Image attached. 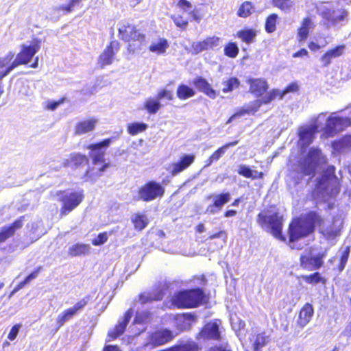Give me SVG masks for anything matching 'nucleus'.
Instances as JSON below:
<instances>
[{
    "mask_svg": "<svg viewBox=\"0 0 351 351\" xmlns=\"http://www.w3.org/2000/svg\"><path fill=\"white\" fill-rule=\"evenodd\" d=\"M209 298L202 288H193L176 292L171 298V304L178 309H189L206 304Z\"/></svg>",
    "mask_w": 351,
    "mask_h": 351,
    "instance_id": "f257e3e1",
    "label": "nucleus"
},
{
    "mask_svg": "<svg viewBox=\"0 0 351 351\" xmlns=\"http://www.w3.org/2000/svg\"><path fill=\"white\" fill-rule=\"evenodd\" d=\"M321 217L315 213H310L292 220L289 227V241L301 239L312 233L315 223H320Z\"/></svg>",
    "mask_w": 351,
    "mask_h": 351,
    "instance_id": "f03ea898",
    "label": "nucleus"
},
{
    "mask_svg": "<svg viewBox=\"0 0 351 351\" xmlns=\"http://www.w3.org/2000/svg\"><path fill=\"white\" fill-rule=\"evenodd\" d=\"M41 41L34 39L29 45H22L21 51L16 55L12 64L4 71L0 72V80L5 77L10 71L21 64H28L33 56L40 49Z\"/></svg>",
    "mask_w": 351,
    "mask_h": 351,
    "instance_id": "7ed1b4c3",
    "label": "nucleus"
},
{
    "mask_svg": "<svg viewBox=\"0 0 351 351\" xmlns=\"http://www.w3.org/2000/svg\"><path fill=\"white\" fill-rule=\"evenodd\" d=\"M257 222L263 228H266L276 239L285 240L281 234L283 218L279 213L263 211L258 215Z\"/></svg>",
    "mask_w": 351,
    "mask_h": 351,
    "instance_id": "20e7f679",
    "label": "nucleus"
},
{
    "mask_svg": "<svg viewBox=\"0 0 351 351\" xmlns=\"http://www.w3.org/2000/svg\"><path fill=\"white\" fill-rule=\"evenodd\" d=\"M317 190L322 194L323 198L328 199L337 195L340 191L339 182L335 175V168L330 167L318 182Z\"/></svg>",
    "mask_w": 351,
    "mask_h": 351,
    "instance_id": "39448f33",
    "label": "nucleus"
},
{
    "mask_svg": "<svg viewBox=\"0 0 351 351\" xmlns=\"http://www.w3.org/2000/svg\"><path fill=\"white\" fill-rule=\"evenodd\" d=\"M278 96L280 97V90H273L266 94L262 99L256 100L243 106L237 112L233 114L227 121V123H231L235 118L241 117L245 114H254L258 110L262 104H267L275 99Z\"/></svg>",
    "mask_w": 351,
    "mask_h": 351,
    "instance_id": "423d86ee",
    "label": "nucleus"
},
{
    "mask_svg": "<svg viewBox=\"0 0 351 351\" xmlns=\"http://www.w3.org/2000/svg\"><path fill=\"white\" fill-rule=\"evenodd\" d=\"M326 162V158L319 149L311 148L308 156L300 164V169L304 175L313 176L315 170Z\"/></svg>",
    "mask_w": 351,
    "mask_h": 351,
    "instance_id": "0eeeda50",
    "label": "nucleus"
},
{
    "mask_svg": "<svg viewBox=\"0 0 351 351\" xmlns=\"http://www.w3.org/2000/svg\"><path fill=\"white\" fill-rule=\"evenodd\" d=\"M174 337L173 332L170 329L156 328L148 333L147 345L153 348L158 347L170 342Z\"/></svg>",
    "mask_w": 351,
    "mask_h": 351,
    "instance_id": "6e6552de",
    "label": "nucleus"
},
{
    "mask_svg": "<svg viewBox=\"0 0 351 351\" xmlns=\"http://www.w3.org/2000/svg\"><path fill=\"white\" fill-rule=\"evenodd\" d=\"M165 189L160 184L150 181L141 186L138 192V199L144 202H150L162 197Z\"/></svg>",
    "mask_w": 351,
    "mask_h": 351,
    "instance_id": "1a4fd4ad",
    "label": "nucleus"
},
{
    "mask_svg": "<svg viewBox=\"0 0 351 351\" xmlns=\"http://www.w3.org/2000/svg\"><path fill=\"white\" fill-rule=\"evenodd\" d=\"M83 191L64 192L61 193L59 199L62 202L60 212L62 215H66L75 208L83 200Z\"/></svg>",
    "mask_w": 351,
    "mask_h": 351,
    "instance_id": "9d476101",
    "label": "nucleus"
},
{
    "mask_svg": "<svg viewBox=\"0 0 351 351\" xmlns=\"http://www.w3.org/2000/svg\"><path fill=\"white\" fill-rule=\"evenodd\" d=\"M326 255V250L318 253L315 256L302 254L300 257V266L306 271L317 270L323 267Z\"/></svg>",
    "mask_w": 351,
    "mask_h": 351,
    "instance_id": "9b49d317",
    "label": "nucleus"
},
{
    "mask_svg": "<svg viewBox=\"0 0 351 351\" xmlns=\"http://www.w3.org/2000/svg\"><path fill=\"white\" fill-rule=\"evenodd\" d=\"M319 14L327 21L328 25H337L343 21L347 16L344 10H332L327 5H321L318 8Z\"/></svg>",
    "mask_w": 351,
    "mask_h": 351,
    "instance_id": "f8f14e48",
    "label": "nucleus"
},
{
    "mask_svg": "<svg viewBox=\"0 0 351 351\" xmlns=\"http://www.w3.org/2000/svg\"><path fill=\"white\" fill-rule=\"evenodd\" d=\"M119 36L125 42L131 40L143 43L145 40V36L138 32L136 27L128 22H123L119 24Z\"/></svg>",
    "mask_w": 351,
    "mask_h": 351,
    "instance_id": "ddd939ff",
    "label": "nucleus"
},
{
    "mask_svg": "<svg viewBox=\"0 0 351 351\" xmlns=\"http://www.w3.org/2000/svg\"><path fill=\"white\" fill-rule=\"evenodd\" d=\"M248 340L252 351H263L270 343L271 337L264 330H256L251 332Z\"/></svg>",
    "mask_w": 351,
    "mask_h": 351,
    "instance_id": "4468645a",
    "label": "nucleus"
},
{
    "mask_svg": "<svg viewBox=\"0 0 351 351\" xmlns=\"http://www.w3.org/2000/svg\"><path fill=\"white\" fill-rule=\"evenodd\" d=\"M197 339L202 340L220 341L221 337L217 320L206 323L197 333Z\"/></svg>",
    "mask_w": 351,
    "mask_h": 351,
    "instance_id": "2eb2a0df",
    "label": "nucleus"
},
{
    "mask_svg": "<svg viewBox=\"0 0 351 351\" xmlns=\"http://www.w3.org/2000/svg\"><path fill=\"white\" fill-rule=\"evenodd\" d=\"M113 140V138H109L100 143L90 144L88 146V149L90 150V157L92 158L93 165H97L104 162L105 152L101 149L108 147Z\"/></svg>",
    "mask_w": 351,
    "mask_h": 351,
    "instance_id": "dca6fc26",
    "label": "nucleus"
},
{
    "mask_svg": "<svg viewBox=\"0 0 351 351\" xmlns=\"http://www.w3.org/2000/svg\"><path fill=\"white\" fill-rule=\"evenodd\" d=\"M335 114V113H332V114L327 119L326 123V130L331 135L342 131L347 127L351 125L350 119L333 116Z\"/></svg>",
    "mask_w": 351,
    "mask_h": 351,
    "instance_id": "f3484780",
    "label": "nucleus"
},
{
    "mask_svg": "<svg viewBox=\"0 0 351 351\" xmlns=\"http://www.w3.org/2000/svg\"><path fill=\"white\" fill-rule=\"evenodd\" d=\"M119 50V43L117 40L112 41L99 56L98 64H99L101 68H104L106 65L111 64L113 62L115 54Z\"/></svg>",
    "mask_w": 351,
    "mask_h": 351,
    "instance_id": "a211bd4d",
    "label": "nucleus"
},
{
    "mask_svg": "<svg viewBox=\"0 0 351 351\" xmlns=\"http://www.w3.org/2000/svg\"><path fill=\"white\" fill-rule=\"evenodd\" d=\"M314 313L313 305L308 302L304 304L299 311L298 318L296 322V325L303 328L311 320Z\"/></svg>",
    "mask_w": 351,
    "mask_h": 351,
    "instance_id": "6ab92c4d",
    "label": "nucleus"
},
{
    "mask_svg": "<svg viewBox=\"0 0 351 351\" xmlns=\"http://www.w3.org/2000/svg\"><path fill=\"white\" fill-rule=\"evenodd\" d=\"M319 127V125L315 121L311 126L300 128L299 136L302 146H308L313 142V135Z\"/></svg>",
    "mask_w": 351,
    "mask_h": 351,
    "instance_id": "aec40b11",
    "label": "nucleus"
},
{
    "mask_svg": "<svg viewBox=\"0 0 351 351\" xmlns=\"http://www.w3.org/2000/svg\"><path fill=\"white\" fill-rule=\"evenodd\" d=\"M213 199V204L208 206L206 212L210 214H215L220 210L222 206L230 200V194L225 193L218 195H213L209 197Z\"/></svg>",
    "mask_w": 351,
    "mask_h": 351,
    "instance_id": "412c9836",
    "label": "nucleus"
},
{
    "mask_svg": "<svg viewBox=\"0 0 351 351\" xmlns=\"http://www.w3.org/2000/svg\"><path fill=\"white\" fill-rule=\"evenodd\" d=\"M346 46L341 45L335 48L327 51L320 58L324 66H328L332 62V59L341 56L345 51Z\"/></svg>",
    "mask_w": 351,
    "mask_h": 351,
    "instance_id": "4be33fe9",
    "label": "nucleus"
},
{
    "mask_svg": "<svg viewBox=\"0 0 351 351\" xmlns=\"http://www.w3.org/2000/svg\"><path fill=\"white\" fill-rule=\"evenodd\" d=\"M219 40L217 37L207 38L202 42L194 43L192 45V47L196 53H199L203 51L217 47L219 45Z\"/></svg>",
    "mask_w": 351,
    "mask_h": 351,
    "instance_id": "5701e85b",
    "label": "nucleus"
},
{
    "mask_svg": "<svg viewBox=\"0 0 351 351\" xmlns=\"http://www.w3.org/2000/svg\"><path fill=\"white\" fill-rule=\"evenodd\" d=\"M193 84L201 92L208 96L211 99L217 97L216 90H215L210 84L204 78L199 77L194 80Z\"/></svg>",
    "mask_w": 351,
    "mask_h": 351,
    "instance_id": "b1692460",
    "label": "nucleus"
},
{
    "mask_svg": "<svg viewBox=\"0 0 351 351\" xmlns=\"http://www.w3.org/2000/svg\"><path fill=\"white\" fill-rule=\"evenodd\" d=\"M195 159L193 155H185L179 162L173 163L170 166V171L173 175H176L183 170L186 169L191 165Z\"/></svg>",
    "mask_w": 351,
    "mask_h": 351,
    "instance_id": "393cba45",
    "label": "nucleus"
},
{
    "mask_svg": "<svg viewBox=\"0 0 351 351\" xmlns=\"http://www.w3.org/2000/svg\"><path fill=\"white\" fill-rule=\"evenodd\" d=\"M248 83L250 84V92L257 97L262 95L268 88L267 83L265 80L250 79Z\"/></svg>",
    "mask_w": 351,
    "mask_h": 351,
    "instance_id": "a878e982",
    "label": "nucleus"
},
{
    "mask_svg": "<svg viewBox=\"0 0 351 351\" xmlns=\"http://www.w3.org/2000/svg\"><path fill=\"white\" fill-rule=\"evenodd\" d=\"M169 47V42L167 39L158 38L152 41L149 47V50L152 53L160 55L165 53Z\"/></svg>",
    "mask_w": 351,
    "mask_h": 351,
    "instance_id": "bb28decb",
    "label": "nucleus"
},
{
    "mask_svg": "<svg viewBox=\"0 0 351 351\" xmlns=\"http://www.w3.org/2000/svg\"><path fill=\"white\" fill-rule=\"evenodd\" d=\"M97 123V120L95 119L82 121L76 125L75 134L76 135H82L91 132L95 129Z\"/></svg>",
    "mask_w": 351,
    "mask_h": 351,
    "instance_id": "cd10ccee",
    "label": "nucleus"
},
{
    "mask_svg": "<svg viewBox=\"0 0 351 351\" xmlns=\"http://www.w3.org/2000/svg\"><path fill=\"white\" fill-rule=\"evenodd\" d=\"M23 218L24 217H21L16 220L12 226L4 228L0 233V241L8 239L14 234L16 230L21 228L23 226Z\"/></svg>",
    "mask_w": 351,
    "mask_h": 351,
    "instance_id": "c85d7f7f",
    "label": "nucleus"
},
{
    "mask_svg": "<svg viewBox=\"0 0 351 351\" xmlns=\"http://www.w3.org/2000/svg\"><path fill=\"white\" fill-rule=\"evenodd\" d=\"M110 167V163H105L102 165L101 167L96 169L95 167L92 169H88L86 172V181H96L101 175L102 173L104 172L107 168Z\"/></svg>",
    "mask_w": 351,
    "mask_h": 351,
    "instance_id": "c756f323",
    "label": "nucleus"
},
{
    "mask_svg": "<svg viewBox=\"0 0 351 351\" xmlns=\"http://www.w3.org/2000/svg\"><path fill=\"white\" fill-rule=\"evenodd\" d=\"M162 105L157 97H148L144 103V108L151 114H156L161 108Z\"/></svg>",
    "mask_w": 351,
    "mask_h": 351,
    "instance_id": "7c9ffc66",
    "label": "nucleus"
},
{
    "mask_svg": "<svg viewBox=\"0 0 351 351\" xmlns=\"http://www.w3.org/2000/svg\"><path fill=\"white\" fill-rule=\"evenodd\" d=\"M302 278L306 283L310 285H316L318 283L325 285L327 281L326 278L322 276L318 271H315L309 275H304Z\"/></svg>",
    "mask_w": 351,
    "mask_h": 351,
    "instance_id": "2f4dec72",
    "label": "nucleus"
},
{
    "mask_svg": "<svg viewBox=\"0 0 351 351\" xmlns=\"http://www.w3.org/2000/svg\"><path fill=\"white\" fill-rule=\"evenodd\" d=\"M75 315H76V314L73 311V309H71V307L64 310L57 317V319H56L57 328H60V327H62L65 324V322L73 319Z\"/></svg>",
    "mask_w": 351,
    "mask_h": 351,
    "instance_id": "473e14b6",
    "label": "nucleus"
},
{
    "mask_svg": "<svg viewBox=\"0 0 351 351\" xmlns=\"http://www.w3.org/2000/svg\"><path fill=\"white\" fill-rule=\"evenodd\" d=\"M238 173L247 178L256 179L263 177V173L252 171L249 167L241 165L239 166Z\"/></svg>",
    "mask_w": 351,
    "mask_h": 351,
    "instance_id": "72a5a7b5",
    "label": "nucleus"
},
{
    "mask_svg": "<svg viewBox=\"0 0 351 351\" xmlns=\"http://www.w3.org/2000/svg\"><path fill=\"white\" fill-rule=\"evenodd\" d=\"M238 144V141H235L233 142H230L226 143L223 145L221 147L219 148L217 151H215L209 158V162L208 165H210L214 161H217L226 152V149L230 147L235 146Z\"/></svg>",
    "mask_w": 351,
    "mask_h": 351,
    "instance_id": "f704fd0d",
    "label": "nucleus"
},
{
    "mask_svg": "<svg viewBox=\"0 0 351 351\" xmlns=\"http://www.w3.org/2000/svg\"><path fill=\"white\" fill-rule=\"evenodd\" d=\"M41 269L42 267H38L34 271L29 274L23 281L19 282L12 291V294L19 291L20 289L23 288L26 285L29 284L32 280L36 278Z\"/></svg>",
    "mask_w": 351,
    "mask_h": 351,
    "instance_id": "c9c22d12",
    "label": "nucleus"
},
{
    "mask_svg": "<svg viewBox=\"0 0 351 351\" xmlns=\"http://www.w3.org/2000/svg\"><path fill=\"white\" fill-rule=\"evenodd\" d=\"M132 221L136 229L142 230L149 223L147 217L144 214L137 213L132 216Z\"/></svg>",
    "mask_w": 351,
    "mask_h": 351,
    "instance_id": "e433bc0d",
    "label": "nucleus"
},
{
    "mask_svg": "<svg viewBox=\"0 0 351 351\" xmlns=\"http://www.w3.org/2000/svg\"><path fill=\"white\" fill-rule=\"evenodd\" d=\"M237 36L243 42L250 44L254 42L256 32L252 29H243L237 32Z\"/></svg>",
    "mask_w": 351,
    "mask_h": 351,
    "instance_id": "4c0bfd02",
    "label": "nucleus"
},
{
    "mask_svg": "<svg viewBox=\"0 0 351 351\" xmlns=\"http://www.w3.org/2000/svg\"><path fill=\"white\" fill-rule=\"evenodd\" d=\"M89 248L88 244L77 243L69 249V254L71 256L84 255L88 252Z\"/></svg>",
    "mask_w": 351,
    "mask_h": 351,
    "instance_id": "58836bf2",
    "label": "nucleus"
},
{
    "mask_svg": "<svg viewBox=\"0 0 351 351\" xmlns=\"http://www.w3.org/2000/svg\"><path fill=\"white\" fill-rule=\"evenodd\" d=\"M152 319V313L149 311L136 312L133 323L134 324H144L150 322Z\"/></svg>",
    "mask_w": 351,
    "mask_h": 351,
    "instance_id": "ea45409f",
    "label": "nucleus"
},
{
    "mask_svg": "<svg viewBox=\"0 0 351 351\" xmlns=\"http://www.w3.org/2000/svg\"><path fill=\"white\" fill-rule=\"evenodd\" d=\"M176 94L179 99L184 100L194 96L195 91L189 86L181 84L178 87Z\"/></svg>",
    "mask_w": 351,
    "mask_h": 351,
    "instance_id": "a19ab883",
    "label": "nucleus"
},
{
    "mask_svg": "<svg viewBox=\"0 0 351 351\" xmlns=\"http://www.w3.org/2000/svg\"><path fill=\"white\" fill-rule=\"evenodd\" d=\"M127 326L123 324L122 322H119L117 324L114 328L109 330L108 332V336L110 340L117 339L121 335H122L125 331Z\"/></svg>",
    "mask_w": 351,
    "mask_h": 351,
    "instance_id": "79ce46f5",
    "label": "nucleus"
},
{
    "mask_svg": "<svg viewBox=\"0 0 351 351\" xmlns=\"http://www.w3.org/2000/svg\"><path fill=\"white\" fill-rule=\"evenodd\" d=\"M252 9L253 5L251 2L244 1L239 8L237 14L239 17L247 18L252 14Z\"/></svg>",
    "mask_w": 351,
    "mask_h": 351,
    "instance_id": "37998d69",
    "label": "nucleus"
},
{
    "mask_svg": "<svg viewBox=\"0 0 351 351\" xmlns=\"http://www.w3.org/2000/svg\"><path fill=\"white\" fill-rule=\"evenodd\" d=\"M176 351H199L198 344L193 341L175 345Z\"/></svg>",
    "mask_w": 351,
    "mask_h": 351,
    "instance_id": "c03bdc74",
    "label": "nucleus"
},
{
    "mask_svg": "<svg viewBox=\"0 0 351 351\" xmlns=\"http://www.w3.org/2000/svg\"><path fill=\"white\" fill-rule=\"evenodd\" d=\"M311 27V21L308 18L304 19L301 27L299 29L298 36L300 40H302L306 38L308 34V30Z\"/></svg>",
    "mask_w": 351,
    "mask_h": 351,
    "instance_id": "a18cd8bd",
    "label": "nucleus"
},
{
    "mask_svg": "<svg viewBox=\"0 0 351 351\" xmlns=\"http://www.w3.org/2000/svg\"><path fill=\"white\" fill-rule=\"evenodd\" d=\"M147 128V125L143 123H133L128 126V132L131 135H136L145 131Z\"/></svg>",
    "mask_w": 351,
    "mask_h": 351,
    "instance_id": "49530a36",
    "label": "nucleus"
},
{
    "mask_svg": "<svg viewBox=\"0 0 351 351\" xmlns=\"http://www.w3.org/2000/svg\"><path fill=\"white\" fill-rule=\"evenodd\" d=\"M91 298L90 295H86L77 301L73 306H71V309L75 312L77 315L79 312L82 311L85 306L88 304Z\"/></svg>",
    "mask_w": 351,
    "mask_h": 351,
    "instance_id": "de8ad7c7",
    "label": "nucleus"
},
{
    "mask_svg": "<svg viewBox=\"0 0 351 351\" xmlns=\"http://www.w3.org/2000/svg\"><path fill=\"white\" fill-rule=\"evenodd\" d=\"M334 226H337L334 230H326L324 234L326 235L327 239H334L337 235L340 234L341 226L342 225V221L339 218H335L333 221Z\"/></svg>",
    "mask_w": 351,
    "mask_h": 351,
    "instance_id": "09e8293b",
    "label": "nucleus"
},
{
    "mask_svg": "<svg viewBox=\"0 0 351 351\" xmlns=\"http://www.w3.org/2000/svg\"><path fill=\"white\" fill-rule=\"evenodd\" d=\"M223 87L222 90L223 93L232 91L239 86V81L236 77H231L227 81L223 82Z\"/></svg>",
    "mask_w": 351,
    "mask_h": 351,
    "instance_id": "8fccbe9b",
    "label": "nucleus"
},
{
    "mask_svg": "<svg viewBox=\"0 0 351 351\" xmlns=\"http://www.w3.org/2000/svg\"><path fill=\"white\" fill-rule=\"evenodd\" d=\"M71 162L73 167H77L83 164H87L88 158L81 154H73L71 155Z\"/></svg>",
    "mask_w": 351,
    "mask_h": 351,
    "instance_id": "3c124183",
    "label": "nucleus"
},
{
    "mask_svg": "<svg viewBox=\"0 0 351 351\" xmlns=\"http://www.w3.org/2000/svg\"><path fill=\"white\" fill-rule=\"evenodd\" d=\"M272 5L281 10H289L293 6V1L291 0H272Z\"/></svg>",
    "mask_w": 351,
    "mask_h": 351,
    "instance_id": "603ef678",
    "label": "nucleus"
},
{
    "mask_svg": "<svg viewBox=\"0 0 351 351\" xmlns=\"http://www.w3.org/2000/svg\"><path fill=\"white\" fill-rule=\"evenodd\" d=\"M138 301L141 304H147L152 302L155 300H160L159 296L154 295L152 293L149 292H143L138 295Z\"/></svg>",
    "mask_w": 351,
    "mask_h": 351,
    "instance_id": "864d4df0",
    "label": "nucleus"
},
{
    "mask_svg": "<svg viewBox=\"0 0 351 351\" xmlns=\"http://www.w3.org/2000/svg\"><path fill=\"white\" fill-rule=\"evenodd\" d=\"M277 18L278 16L276 14H272L267 17L265 23V30L267 32L271 33L276 30Z\"/></svg>",
    "mask_w": 351,
    "mask_h": 351,
    "instance_id": "5fc2aeb1",
    "label": "nucleus"
},
{
    "mask_svg": "<svg viewBox=\"0 0 351 351\" xmlns=\"http://www.w3.org/2000/svg\"><path fill=\"white\" fill-rule=\"evenodd\" d=\"M350 250V247L347 246L341 254L339 263L338 264V270L339 271H342L345 268V266L349 257Z\"/></svg>",
    "mask_w": 351,
    "mask_h": 351,
    "instance_id": "6e6d98bb",
    "label": "nucleus"
},
{
    "mask_svg": "<svg viewBox=\"0 0 351 351\" xmlns=\"http://www.w3.org/2000/svg\"><path fill=\"white\" fill-rule=\"evenodd\" d=\"M225 54L230 58H235L239 53V48L235 43H230L224 49Z\"/></svg>",
    "mask_w": 351,
    "mask_h": 351,
    "instance_id": "4d7b16f0",
    "label": "nucleus"
},
{
    "mask_svg": "<svg viewBox=\"0 0 351 351\" xmlns=\"http://www.w3.org/2000/svg\"><path fill=\"white\" fill-rule=\"evenodd\" d=\"M156 97L160 101L164 99L171 101L173 99V94L171 90L163 88L158 92Z\"/></svg>",
    "mask_w": 351,
    "mask_h": 351,
    "instance_id": "13d9d810",
    "label": "nucleus"
},
{
    "mask_svg": "<svg viewBox=\"0 0 351 351\" xmlns=\"http://www.w3.org/2000/svg\"><path fill=\"white\" fill-rule=\"evenodd\" d=\"M15 53L10 51L5 57L0 58V68H7L12 64L10 63L14 58Z\"/></svg>",
    "mask_w": 351,
    "mask_h": 351,
    "instance_id": "bf43d9fd",
    "label": "nucleus"
},
{
    "mask_svg": "<svg viewBox=\"0 0 351 351\" xmlns=\"http://www.w3.org/2000/svg\"><path fill=\"white\" fill-rule=\"evenodd\" d=\"M21 328V324H16L14 325L11 328V329L8 335V339L10 341H14L16 338Z\"/></svg>",
    "mask_w": 351,
    "mask_h": 351,
    "instance_id": "052dcab7",
    "label": "nucleus"
},
{
    "mask_svg": "<svg viewBox=\"0 0 351 351\" xmlns=\"http://www.w3.org/2000/svg\"><path fill=\"white\" fill-rule=\"evenodd\" d=\"M171 19L173 21L174 23L176 26L181 27L182 29H186L188 21L186 20L183 19L182 16H171Z\"/></svg>",
    "mask_w": 351,
    "mask_h": 351,
    "instance_id": "680f3d73",
    "label": "nucleus"
},
{
    "mask_svg": "<svg viewBox=\"0 0 351 351\" xmlns=\"http://www.w3.org/2000/svg\"><path fill=\"white\" fill-rule=\"evenodd\" d=\"M167 246L163 250L169 254H178L180 252L179 249L177 247L176 245V243H168Z\"/></svg>",
    "mask_w": 351,
    "mask_h": 351,
    "instance_id": "e2e57ef3",
    "label": "nucleus"
},
{
    "mask_svg": "<svg viewBox=\"0 0 351 351\" xmlns=\"http://www.w3.org/2000/svg\"><path fill=\"white\" fill-rule=\"evenodd\" d=\"M298 90V86L295 83H292L289 85L282 93L280 92V99H282L283 96L289 93H293Z\"/></svg>",
    "mask_w": 351,
    "mask_h": 351,
    "instance_id": "0e129e2a",
    "label": "nucleus"
},
{
    "mask_svg": "<svg viewBox=\"0 0 351 351\" xmlns=\"http://www.w3.org/2000/svg\"><path fill=\"white\" fill-rule=\"evenodd\" d=\"M134 313L132 308L128 309L123 314V319L121 321L123 324L128 326L130 319L132 318Z\"/></svg>",
    "mask_w": 351,
    "mask_h": 351,
    "instance_id": "69168bd1",
    "label": "nucleus"
},
{
    "mask_svg": "<svg viewBox=\"0 0 351 351\" xmlns=\"http://www.w3.org/2000/svg\"><path fill=\"white\" fill-rule=\"evenodd\" d=\"M80 0H71V3L68 5H62L60 6L58 10H64L66 12H70L73 10V7L75 5V3H78Z\"/></svg>",
    "mask_w": 351,
    "mask_h": 351,
    "instance_id": "338daca9",
    "label": "nucleus"
},
{
    "mask_svg": "<svg viewBox=\"0 0 351 351\" xmlns=\"http://www.w3.org/2000/svg\"><path fill=\"white\" fill-rule=\"evenodd\" d=\"M178 5L180 8L186 10V9H190L192 8V4L187 0H180Z\"/></svg>",
    "mask_w": 351,
    "mask_h": 351,
    "instance_id": "774afa93",
    "label": "nucleus"
}]
</instances>
